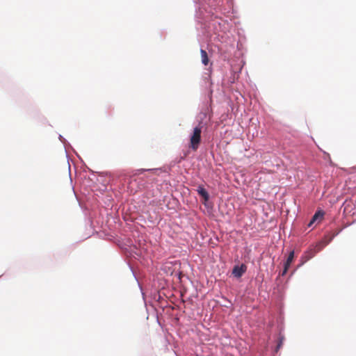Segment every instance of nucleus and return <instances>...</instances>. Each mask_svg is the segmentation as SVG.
Masks as SVG:
<instances>
[{
	"label": "nucleus",
	"instance_id": "6",
	"mask_svg": "<svg viewBox=\"0 0 356 356\" xmlns=\"http://www.w3.org/2000/svg\"><path fill=\"white\" fill-rule=\"evenodd\" d=\"M293 258H294V251H291L289 256H288V258L286 261V262L284 263V265H286V266H290L291 264L292 263L293 260Z\"/></svg>",
	"mask_w": 356,
	"mask_h": 356
},
{
	"label": "nucleus",
	"instance_id": "2",
	"mask_svg": "<svg viewBox=\"0 0 356 356\" xmlns=\"http://www.w3.org/2000/svg\"><path fill=\"white\" fill-rule=\"evenodd\" d=\"M246 270V266L245 265H241V266H236L234 267L232 270V274L236 277H241L243 274L245 273Z\"/></svg>",
	"mask_w": 356,
	"mask_h": 356
},
{
	"label": "nucleus",
	"instance_id": "4",
	"mask_svg": "<svg viewBox=\"0 0 356 356\" xmlns=\"http://www.w3.org/2000/svg\"><path fill=\"white\" fill-rule=\"evenodd\" d=\"M324 212L322 211H318L315 213V214L313 216L312 220H310L308 226L311 227L314 223H315L316 221L320 222L323 218Z\"/></svg>",
	"mask_w": 356,
	"mask_h": 356
},
{
	"label": "nucleus",
	"instance_id": "1",
	"mask_svg": "<svg viewBox=\"0 0 356 356\" xmlns=\"http://www.w3.org/2000/svg\"><path fill=\"white\" fill-rule=\"evenodd\" d=\"M202 127L200 126L195 127L193 129V134L190 138V147L196 151L198 149L201 142Z\"/></svg>",
	"mask_w": 356,
	"mask_h": 356
},
{
	"label": "nucleus",
	"instance_id": "3",
	"mask_svg": "<svg viewBox=\"0 0 356 356\" xmlns=\"http://www.w3.org/2000/svg\"><path fill=\"white\" fill-rule=\"evenodd\" d=\"M197 191V193L203 198V204H206V202H208L209 200V195L208 192L202 186H198Z\"/></svg>",
	"mask_w": 356,
	"mask_h": 356
},
{
	"label": "nucleus",
	"instance_id": "8",
	"mask_svg": "<svg viewBox=\"0 0 356 356\" xmlns=\"http://www.w3.org/2000/svg\"><path fill=\"white\" fill-rule=\"evenodd\" d=\"M282 344V339H280L277 344V350H278L281 347Z\"/></svg>",
	"mask_w": 356,
	"mask_h": 356
},
{
	"label": "nucleus",
	"instance_id": "5",
	"mask_svg": "<svg viewBox=\"0 0 356 356\" xmlns=\"http://www.w3.org/2000/svg\"><path fill=\"white\" fill-rule=\"evenodd\" d=\"M200 54L202 64L204 65H207L209 64V59L207 51L204 49H200Z\"/></svg>",
	"mask_w": 356,
	"mask_h": 356
},
{
	"label": "nucleus",
	"instance_id": "7",
	"mask_svg": "<svg viewBox=\"0 0 356 356\" xmlns=\"http://www.w3.org/2000/svg\"><path fill=\"white\" fill-rule=\"evenodd\" d=\"M289 268V266H286V265H284V270H283V271H282V276H284V275L286 273V272H287V270H288Z\"/></svg>",
	"mask_w": 356,
	"mask_h": 356
}]
</instances>
